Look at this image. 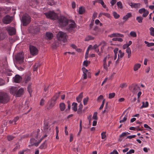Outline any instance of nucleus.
Returning <instances> with one entry per match:
<instances>
[{"label": "nucleus", "instance_id": "nucleus-20", "mask_svg": "<svg viewBox=\"0 0 154 154\" xmlns=\"http://www.w3.org/2000/svg\"><path fill=\"white\" fill-rule=\"evenodd\" d=\"M131 15L132 14L131 13H128L126 15L123 17V20H125V21H126L128 18L131 17Z\"/></svg>", "mask_w": 154, "mask_h": 154}, {"label": "nucleus", "instance_id": "nucleus-10", "mask_svg": "<svg viewBox=\"0 0 154 154\" xmlns=\"http://www.w3.org/2000/svg\"><path fill=\"white\" fill-rule=\"evenodd\" d=\"M24 89L23 88H20L17 91L16 94L15 96L16 97H20L24 94Z\"/></svg>", "mask_w": 154, "mask_h": 154}, {"label": "nucleus", "instance_id": "nucleus-54", "mask_svg": "<svg viewBox=\"0 0 154 154\" xmlns=\"http://www.w3.org/2000/svg\"><path fill=\"white\" fill-rule=\"evenodd\" d=\"M67 103H68V108L66 109V111H67L68 110H69L71 108V106L70 104V101H67Z\"/></svg>", "mask_w": 154, "mask_h": 154}, {"label": "nucleus", "instance_id": "nucleus-36", "mask_svg": "<svg viewBox=\"0 0 154 154\" xmlns=\"http://www.w3.org/2000/svg\"><path fill=\"white\" fill-rule=\"evenodd\" d=\"M28 91L30 94H31L32 93V86L31 85H29L28 87L27 88Z\"/></svg>", "mask_w": 154, "mask_h": 154}, {"label": "nucleus", "instance_id": "nucleus-62", "mask_svg": "<svg viewBox=\"0 0 154 154\" xmlns=\"http://www.w3.org/2000/svg\"><path fill=\"white\" fill-rule=\"evenodd\" d=\"M30 141L31 142V143L32 145H34V143H35V139L34 138H32L30 139Z\"/></svg>", "mask_w": 154, "mask_h": 154}, {"label": "nucleus", "instance_id": "nucleus-35", "mask_svg": "<svg viewBox=\"0 0 154 154\" xmlns=\"http://www.w3.org/2000/svg\"><path fill=\"white\" fill-rule=\"evenodd\" d=\"M139 88L137 86V85H136L134 86V87L133 89V92L134 93H135L137 92V91L139 89Z\"/></svg>", "mask_w": 154, "mask_h": 154}, {"label": "nucleus", "instance_id": "nucleus-49", "mask_svg": "<svg viewBox=\"0 0 154 154\" xmlns=\"http://www.w3.org/2000/svg\"><path fill=\"white\" fill-rule=\"evenodd\" d=\"M106 132H103L101 134V138L103 139H105L106 137Z\"/></svg>", "mask_w": 154, "mask_h": 154}, {"label": "nucleus", "instance_id": "nucleus-41", "mask_svg": "<svg viewBox=\"0 0 154 154\" xmlns=\"http://www.w3.org/2000/svg\"><path fill=\"white\" fill-rule=\"evenodd\" d=\"M97 112H95L93 114L92 118L95 120H97Z\"/></svg>", "mask_w": 154, "mask_h": 154}, {"label": "nucleus", "instance_id": "nucleus-7", "mask_svg": "<svg viewBox=\"0 0 154 154\" xmlns=\"http://www.w3.org/2000/svg\"><path fill=\"white\" fill-rule=\"evenodd\" d=\"M29 51L31 54L32 56H35L38 53V50L35 47L30 45L29 46Z\"/></svg>", "mask_w": 154, "mask_h": 154}, {"label": "nucleus", "instance_id": "nucleus-8", "mask_svg": "<svg viewBox=\"0 0 154 154\" xmlns=\"http://www.w3.org/2000/svg\"><path fill=\"white\" fill-rule=\"evenodd\" d=\"M107 60V57H105L103 60V67L104 69L106 70H108V67L109 66L110 63H111V61H109L108 62V65H107L106 61Z\"/></svg>", "mask_w": 154, "mask_h": 154}, {"label": "nucleus", "instance_id": "nucleus-2", "mask_svg": "<svg viewBox=\"0 0 154 154\" xmlns=\"http://www.w3.org/2000/svg\"><path fill=\"white\" fill-rule=\"evenodd\" d=\"M57 39L63 42H65L67 41V35L66 33L62 31H59L57 35Z\"/></svg>", "mask_w": 154, "mask_h": 154}, {"label": "nucleus", "instance_id": "nucleus-42", "mask_svg": "<svg viewBox=\"0 0 154 154\" xmlns=\"http://www.w3.org/2000/svg\"><path fill=\"white\" fill-rule=\"evenodd\" d=\"M88 97H87L85 98L83 100V104L84 105L87 104L88 101Z\"/></svg>", "mask_w": 154, "mask_h": 154}, {"label": "nucleus", "instance_id": "nucleus-12", "mask_svg": "<svg viewBox=\"0 0 154 154\" xmlns=\"http://www.w3.org/2000/svg\"><path fill=\"white\" fill-rule=\"evenodd\" d=\"M129 5L132 8H139L140 7V3H133L131 2L129 4Z\"/></svg>", "mask_w": 154, "mask_h": 154}, {"label": "nucleus", "instance_id": "nucleus-14", "mask_svg": "<svg viewBox=\"0 0 154 154\" xmlns=\"http://www.w3.org/2000/svg\"><path fill=\"white\" fill-rule=\"evenodd\" d=\"M82 70L83 72V79H87V73L88 72V70L86 69L85 68L83 67L82 69Z\"/></svg>", "mask_w": 154, "mask_h": 154}, {"label": "nucleus", "instance_id": "nucleus-4", "mask_svg": "<svg viewBox=\"0 0 154 154\" xmlns=\"http://www.w3.org/2000/svg\"><path fill=\"white\" fill-rule=\"evenodd\" d=\"M8 100V94L4 92H0V103H6Z\"/></svg>", "mask_w": 154, "mask_h": 154}, {"label": "nucleus", "instance_id": "nucleus-25", "mask_svg": "<svg viewBox=\"0 0 154 154\" xmlns=\"http://www.w3.org/2000/svg\"><path fill=\"white\" fill-rule=\"evenodd\" d=\"M46 35L48 39H51L53 37V35L51 33L48 32L46 33Z\"/></svg>", "mask_w": 154, "mask_h": 154}, {"label": "nucleus", "instance_id": "nucleus-52", "mask_svg": "<svg viewBox=\"0 0 154 154\" xmlns=\"http://www.w3.org/2000/svg\"><path fill=\"white\" fill-rule=\"evenodd\" d=\"M55 103L54 102L51 101V103L50 104L49 107L48 108V109H51L54 106Z\"/></svg>", "mask_w": 154, "mask_h": 154}, {"label": "nucleus", "instance_id": "nucleus-6", "mask_svg": "<svg viewBox=\"0 0 154 154\" xmlns=\"http://www.w3.org/2000/svg\"><path fill=\"white\" fill-rule=\"evenodd\" d=\"M47 18L55 20L57 18V14L53 11H50L45 14Z\"/></svg>", "mask_w": 154, "mask_h": 154}, {"label": "nucleus", "instance_id": "nucleus-22", "mask_svg": "<svg viewBox=\"0 0 154 154\" xmlns=\"http://www.w3.org/2000/svg\"><path fill=\"white\" fill-rule=\"evenodd\" d=\"M149 103L148 102L146 101L145 103L144 102H142V105L140 107V108L142 109L143 108H146L148 106Z\"/></svg>", "mask_w": 154, "mask_h": 154}, {"label": "nucleus", "instance_id": "nucleus-55", "mask_svg": "<svg viewBox=\"0 0 154 154\" xmlns=\"http://www.w3.org/2000/svg\"><path fill=\"white\" fill-rule=\"evenodd\" d=\"M48 4L50 5H52L55 4V2L53 0H50L49 2L48 3Z\"/></svg>", "mask_w": 154, "mask_h": 154}, {"label": "nucleus", "instance_id": "nucleus-51", "mask_svg": "<svg viewBox=\"0 0 154 154\" xmlns=\"http://www.w3.org/2000/svg\"><path fill=\"white\" fill-rule=\"evenodd\" d=\"M46 142H45L40 146L39 148L41 149L44 148L46 146Z\"/></svg>", "mask_w": 154, "mask_h": 154}, {"label": "nucleus", "instance_id": "nucleus-17", "mask_svg": "<svg viewBox=\"0 0 154 154\" xmlns=\"http://www.w3.org/2000/svg\"><path fill=\"white\" fill-rule=\"evenodd\" d=\"M59 108L61 111H63L66 108L65 104L63 103H60L59 104Z\"/></svg>", "mask_w": 154, "mask_h": 154}, {"label": "nucleus", "instance_id": "nucleus-61", "mask_svg": "<svg viewBox=\"0 0 154 154\" xmlns=\"http://www.w3.org/2000/svg\"><path fill=\"white\" fill-rule=\"evenodd\" d=\"M135 137H136L135 135H130V136H128L127 137V138L129 139H131L132 138H134Z\"/></svg>", "mask_w": 154, "mask_h": 154}, {"label": "nucleus", "instance_id": "nucleus-18", "mask_svg": "<svg viewBox=\"0 0 154 154\" xmlns=\"http://www.w3.org/2000/svg\"><path fill=\"white\" fill-rule=\"evenodd\" d=\"M83 97V93H81L78 97H76V100L78 103L80 102Z\"/></svg>", "mask_w": 154, "mask_h": 154}, {"label": "nucleus", "instance_id": "nucleus-64", "mask_svg": "<svg viewBox=\"0 0 154 154\" xmlns=\"http://www.w3.org/2000/svg\"><path fill=\"white\" fill-rule=\"evenodd\" d=\"M24 66H20L18 67V69L20 71H22L24 69Z\"/></svg>", "mask_w": 154, "mask_h": 154}, {"label": "nucleus", "instance_id": "nucleus-26", "mask_svg": "<svg viewBox=\"0 0 154 154\" xmlns=\"http://www.w3.org/2000/svg\"><path fill=\"white\" fill-rule=\"evenodd\" d=\"M10 35H14L16 33V29L14 27H10Z\"/></svg>", "mask_w": 154, "mask_h": 154}, {"label": "nucleus", "instance_id": "nucleus-58", "mask_svg": "<svg viewBox=\"0 0 154 154\" xmlns=\"http://www.w3.org/2000/svg\"><path fill=\"white\" fill-rule=\"evenodd\" d=\"M146 11V10L145 8H143L139 10V12L140 13L142 14V13H143Z\"/></svg>", "mask_w": 154, "mask_h": 154}, {"label": "nucleus", "instance_id": "nucleus-31", "mask_svg": "<svg viewBox=\"0 0 154 154\" xmlns=\"http://www.w3.org/2000/svg\"><path fill=\"white\" fill-rule=\"evenodd\" d=\"M150 35L152 36H154V28L152 27H151L149 29Z\"/></svg>", "mask_w": 154, "mask_h": 154}, {"label": "nucleus", "instance_id": "nucleus-60", "mask_svg": "<svg viewBox=\"0 0 154 154\" xmlns=\"http://www.w3.org/2000/svg\"><path fill=\"white\" fill-rule=\"evenodd\" d=\"M116 0H112L111 1L110 3L112 6H113L116 2Z\"/></svg>", "mask_w": 154, "mask_h": 154}, {"label": "nucleus", "instance_id": "nucleus-23", "mask_svg": "<svg viewBox=\"0 0 154 154\" xmlns=\"http://www.w3.org/2000/svg\"><path fill=\"white\" fill-rule=\"evenodd\" d=\"M85 11V10L84 8L82 7L79 8L78 12L79 14H83L84 13Z\"/></svg>", "mask_w": 154, "mask_h": 154}, {"label": "nucleus", "instance_id": "nucleus-44", "mask_svg": "<svg viewBox=\"0 0 154 154\" xmlns=\"http://www.w3.org/2000/svg\"><path fill=\"white\" fill-rule=\"evenodd\" d=\"M130 134L128 133V132H123L122 133V134L120 135L119 136L120 137H124L125 136H126L127 134Z\"/></svg>", "mask_w": 154, "mask_h": 154}, {"label": "nucleus", "instance_id": "nucleus-53", "mask_svg": "<svg viewBox=\"0 0 154 154\" xmlns=\"http://www.w3.org/2000/svg\"><path fill=\"white\" fill-rule=\"evenodd\" d=\"M117 33H113L109 35V36L111 38H112L113 37H117Z\"/></svg>", "mask_w": 154, "mask_h": 154}, {"label": "nucleus", "instance_id": "nucleus-5", "mask_svg": "<svg viewBox=\"0 0 154 154\" xmlns=\"http://www.w3.org/2000/svg\"><path fill=\"white\" fill-rule=\"evenodd\" d=\"M15 59L19 63H22L24 61V54L23 53H19L15 56Z\"/></svg>", "mask_w": 154, "mask_h": 154}, {"label": "nucleus", "instance_id": "nucleus-38", "mask_svg": "<svg viewBox=\"0 0 154 154\" xmlns=\"http://www.w3.org/2000/svg\"><path fill=\"white\" fill-rule=\"evenodd\" d=\"M19 117H16L14 118L13 121H12L11 122L10 121V124H12L13 122H14V124H16V122L19 119Z\"/></svg>", "mask_w": 154, "mask_h": 154}, {"label": "nucleus", "instance_id": "nucleus-33", "mask_svg": "<svg viewBox=\"0 0 154 154\" xmlns=\"http://www.w3.org/2000/svg\"><path fill=\"white\" fill-rule=\"evenodd\" d=\"M144 43L146 44L147 45V46L148 47L152 46H154V43H149L146 41H145L144 42Z\"/></svg>", "mask_w": 154, "mask_h": 154}, {"label": "nucleus", "instance_id": "nucleus-59", "mask_svg": "<svg viewBox=\"0 0 154 154\" xmlns=\"http://www.w3.org/2000/svg\"><path fill=\"white\" fill-rule=\"evenodd\" d=\"M134 150L131 149L128 152H127L126 154H131L132 153H134Z\"/></svg>", "mask_w": 154, "mask_h": 154}, {"label": "nucleus", "instance_id": "nucleus-1", "mask_svg": "<svg viewBox=\"0 0 154 154\" xmlns=\"http://www.w3.org/2000/svg\"><path fill=\"white\" fill-rule=\"evenodd\" d=\"M21 21L23 23V25L24 26H26L31 21V17L27 14L23 15L22 17Z\"/></svg>", "mask_w": 154, "mask_h": 154}, {"label": "nucleus", "instance_id": "nucleus-27", "mask_svg": "<svg viewBox=\"0 0 154 154\" xmlns=\"http://www.w3.org/2000/svg\"><path fill=\"white\" fill-rule=\"evenodd\" d=\"M77 103H73L72 104V109L75 111H76L77 110Z\"/></svg>", "mask_w": 154, "mask_h": 154}, {"label": "nucleus", "instance_id": "nucleus-34", "mask_svg": "<svg viewBox=\"0 0 154 154\" xmlns=\"http://www.w3.org/2000/svg\"><path fill=\"white\" fill-rule=\"evenodd\" d=\"M130 35L133 37H135L137 36V34L135 32L131 31L130 33Z\"/></svg>", "mask_w": 154, "mask_h": 154}, {"label": "nucleus", "instance_id": "nucleus-50", "mask_svg": "<svg viewBox=\"0 0 154 154\" xmlns=\"http://www.w3.org/2000/svg\"><path fill=\"white\" fill-rule=\"evenodd\" d=\"M58 97L59 96L58 95L54 96L52 99L51 101L54 103V102L57 100Z\"/></svg>", "mask_w": 154, "mask_h": 154}, {"label": "nucleus", "instance_id": "nucleus-30", "mask_svg": "<svg viewBox=\"0 0 154 154\" xmlns=\"http://www.w3.org/2000/svg\"><path fill=\"white\" fill-rule=\"evenodd\" d=\"M40 65L39 63H37L33 67V71H35L37 70L38 67L40 66Z\"/></svg>", "mask_w": 154, "mask_h": 154}, {"label": "nucleus", "instance_id": "nucleus-40", "mask_svg": "<svg viewBox=\"0 0 154 154\" xmlns=\"http://www.w3.org/2000/svg\"><path fill=\"white\" fill-rule=\"evenodd\" d=\"M3 71L4 72L7 74L9 76L10 75V70L6 68H5V70H3Z\"/></svg>", "mask_w": 154, "mask_h": 154}, {"label": "nucleus", "instance_id": "nucleus-29", "mask_svg": "<svg viewBox=\"0 0 154 154\" xmlns=\"http://www.w3.org/2000/svg\"><path fill=\"white\" fill-rule=\"evenodd\" d=\"M30 77L29 76H26L24 79V81L26 83H27L29 81H30Z\"/></svg>", "mask_w": 154, "mask_h": 154}, {"label": "nucleus", "instance_id": "nucleus-45", "mask_svg": "<svg viewBox=\"0 0 154 154\" xmlns=\"http://www.w3.org/2000/svg\"><path fill=\"white\" fill-rule=\"evenodd\" d=\"M115 96V94L114 93H110L109 94V98L111 99L113 98Z\"/></svg>", "mask_w": 154, "mask_h": 154}, {"label": "nucleus", "instance_id": "nucleus-46", "mask_svg": "<svg viewBox=\"0 0 154 154\" xmlns=\"http://www.w3.org/2000/svg\"><path fill=\"white\" fill-rule=\"evenodd\" d=\"M90 63V62L88 61H85L83 63V65L86 67Z\"/></svg>", "mask_w": 154, "mask_h": 154}, {"label": "nucleus", "instance_id": "nucleus-32", "mask_svg": "<svg viewBox=\"0 0 154 154\" xmlns=\"http://www.w3.org/2000/svg\"><path fill=\"white\" fill-rule=\"evenodd\" d=\"M143 18L141 17H137L136 18V20L139 23H141L142 22Z\"/></svg>", "mask_w": 154, "mask_h": 154}, {"label": "nucleus", "instance_id": "nucleus-48", "mask_svg": "<svg viewBox=\"0 0 154 154\" xmlns=\"http://www.w3.org/2000/svg\"><path fill=\"white\" fill-rule=\"evenodd\" d=\"M149 13V11L146 10V11L143 12V17H146L148 15Z\"/></svg>", "mask_w": 154, "mask_h": 154}, {"label": "nucleus", "instance_id": "nucleus-13", "mask_svg": "<svg viewBox=\"0 0 154 154\" xmlns=\"http://www.w3.org/2000/svg\"><path fill=\"white\" fill-rule=\"evenodd\" d=\"M75 26V23L74 21H72L71 22V23L69 24L68 29L69 31H70L72 29L74 28Z\"/></svg>", "mask_w": 154, "mask_h": 154}, {"label": "nucleus", "instance_id": "nucleus-56", "mask_svg": "<svg viewBox=\"0 0 154 154\" xmlns=\"http://www.w3.org/2000/svg\"><path fill=\"white\" fill-rule=\"evenodd\" d=\"M120 86L121 88H124L126 87H127V85H126V83H123V84H121L120 85Z\"/></svg>", "mask_w": 154, "mask_h": 154}, {"label": "nucleus", "instance_id": "nucleus-24", "mask_svg": "<svg viewBox=\"0 0 154 154\" xmlns=\"http://www.w3.org/2000/svg\"><path fill=\"white\" fill-rule=\"evenodd\" d=\"M141 65L139 63H137L135 64L134 66V71H136L138 70V69L140 68Z\"/></svg>", "mask_w": 154, "mask_h": 154}, {"label": "nucleus", "instance_id": "nucleus-16", "mask_svg": "<svg viewBox=\"0 0 154 154\" xmlns=\"http://www.w3.org/2000/svg\"><path fill=\"white\" fill-rule=\"evenodd\" d=\"M124 53L121 50H119V54H118V58L117 60V61L118 60H119L120 58H121L124 56Z\"/></svg>", "mask_w": 154, "mask_h": 154}, {"label": "nucleus", "instance_id": "nucleus-19", "mask_svg": "<svg viewBox=\"0 0 154 154\" xmlns=\"http://www.w3.org/2000/svg\"><path fill=\"white\" fill-rule=\"evenodd\" d=\"M106 45V43L104 41H102L101 43L98 45V46L100 45L101 46V51H103L104 48L105 46Z\"/></svg>", "mask_w": 154, "mask_h": 154}, {"label": "nucleus", "instance_id": "nucleus-63", "mask_svg": "<svg viewBox=\"0 0 154 154\" xmlns=\"http://www.w3.org/2000/svg\"><path fill=\"white\" fill-rule=\"evenodd\" d=\"M109 154H118V152L116 150H114Z\"/></svg>", "mask_w": 154, "mask_h": 154}, {"label": "nucleus", "instance_id": "nucleus-9", "mask_svg": "<svg viewBox=\"0 0 154 154\" xmlns=\"http://www.w3.org/2000/svg\"><path fill=\"white\" fill-rule=\"evenodd\" d=\"M13 79L14 82L17 83H19L22 80V78L19 75L17 74L13 78Z\"/></svg>", "mask_w": 154, "mask_h": 154}, {"label": "nucleus", "instance_id": "nucleus-37", "mask_svg": "<svg viewBox=\"0 0 154 154\" xmlns=\"http://www.w3.org/2000/svg\"><path fill=\"white\" fill-rule=\"evenodd\" d=\"M117 5L119 8L121 9L123 7L122 4L121 2L119 1L117 3Z\"/></svg>", "mask_w": 154, "mask_h": 154}, {"label": "nucleus", "instance_id": "nucleus-28", "mask_svg": "<svg viewBox=\"0 0 154 154\" xmlns=\"http://www.w3.org/2000/svg\"><path fill=\"white\" fill-rule=\"evenodd\" d=\"M126 52L128 54V57L129 58L131 56V51L130 48H127L126 50Z\"/></svg>", "mask_w": 154, "mask_h": 154}, {"label": "nucleus", "instance_id": "nucleus-39", "mask_svg": "<svg viewBox=\"0 0 154 154\" xmlns=\"http://www.w3.org/2000/svg\"><path fill=\"white\" fill-rule=\"evenodd\" d=\"M113 15L114 17L116 19H118L119 17V15L116 12H113Z\"/></svg>", "mask_w": 154, "mask_h": 154}, {"label": "nucleus", "instance_id": "nucleus-11", "mask_svg": "<svg viewBox=\"0 0 154 154\" xmlns=\"http://www.w3.org/2000/svg\"><path fill=\"white\" fill-rule=\"evenodd\" d=\"M2 21L4 24H9L10 23V16L9 15H7L5 16L3 18Z\"/></svg>", "mask_w": 154, "mask_h": 154}, {"label": "nucleus", "instance_id": "nucleus-21", "mask_svg": "<svg viewBox=\"0 0 154 154\" xmlns=\"http://www.w3.org/2000/svg\"><path fill=\"white\" fill-rule=\"evenodd\" d=\"M102 15H104L108 18H110L111 17L109 14L103 12L100 13L98 17H101Z\"/></svg>", "mask_w": 154, "mask_h": 154}, {"label": "nucleus", "instance_id": "nucleus-3", "mask_svg": "<svg viewBox=\"0 0 154 154\" xmlns=\"http://www.w3.org/2000/svg\"><path fill=\"white\" fill-rule=\"evenodd\" d=\"M58 21L61 27L66 26L69 23L68 19L63 16H60L58 19Z\"/></svg>", "mask_w": 154, "mask_h": 154}, {"label": "nucleus", "instance_id": "nucleus-43", "mask_svg": "<svg viewBox=\"0 0 154 154\" xmlns=\"http://www.w3.org/2000/svg\"><path fill=\"white\" fill-rule=\"evenodd\" d=\"M93 39V38L91 36H88L85 39V41H88Z\"/></svg>", "mask_w": 154, "mask_h": 154}, {"label": "nucleus", "instance_id": "nucleus-47", "mask_svg": "<svg viewBox=\"0 0 154 154\" xmlns=\"http://www.w3.org/2000/svg\"><path fill=\"white\" fill-rule=\"evenodd\" d=\"M127 116L126 115L123 118V119L121 120L119 122L120 123L123 122L125 121H126L127 119Z\"/></svg>", "mask_w": 154, "mask_h": 154}, {"label": "nucleus", "instance_id": "nucleus-15", "mask_svg": "<svg viewBox=\"0 0 154 154\" xmlns=\"http://www.w3.org/2000/svg\"><path fill=\"white\" fill-rule=\"evenodd\" d=\"M17 90V87L14 86L10 88V93L15 95Z\"/></svg>", "mask_w": 154, "mask_h": 154}, {"label": "nucleus", "instance_id": "nucleus-57", "mask_svg": "<svg viewBox=\"0 0 154 154\" xmlns=\"http://www.w3.org/2000/svg\"><path fill=\"white\" fill-rule=\"evenodd\" d=\"M83 107L82 104L80 103L79 106L78 111H81L82 110Z\"/></svg>", "mask_w": 154, "mask_h": 154}]
</instances>
